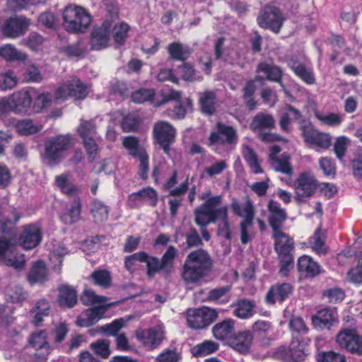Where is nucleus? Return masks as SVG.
<instances>
[{"label":"nucleus","mask_w":362,"mask_h":362,"mask_svg":"<svg viewBox=\"0 0 362 362\" xmlns=\"http://www.w3.org/2000/svg\"><path fill=\"white\" fill-rule=\"evenodd\" d=\"M90 348L102 358H107L110 355V341L107 339H98L91 343Z\"/></svg>","instance_id":"62"},{"label":"nucleus","mask_w":362,"mask_h":362,"mask_svg":"<svg viewBox=\"0 0 362 362\" xmlns=\"http://www.w3.org/2000/svg\"><path fill=\"white\" fill-rule=\"evenodd\" d=\"M15 308L13 305L0 304V327L7 328L13 324Z\"/></svg>","instance_id":"52"},{"label":"nucleus","mask_w":362,"mask_h":362,"mask_svg":"<svg viewBox=\"0 0 362 362\" xmlns=\"http://www.w3.org/2000/svg\"><path fill=\"white\" fill-rule=\"evenodd\" d=\"M315 116L322 124L328 127H339L343 121L341 116L334 112L327 114L315 112Z\"/></svg>","instance_id":"58"},{"label":"nucleus","mask_w":362,"mask_h":362,"mask_svg":"<svg viewBox=\"0 0 362 362\" xmlns=\"http://www.w3.org/2000/svg\"><path fill=\"white\" fill-rule=\"evenodd\" d=\"M0 57L6 62H24L28 56L18 51L14 45L6 44L0 47Z\"/></svg>","instance_id":"39"},{"label":"nucleus","mask_w":362,"mask_h":362,"mask_svg":"<svg viewBox=\"0 0 362 362\" xmlns=\"http://www.w3.org/2000/svg\"><path fill=\"white\" fill-rule=\"evenodd\" d=\"M215 130L211 132L208 138V146L209 147L214 146H231L238 141V133L236 129L230 125H227L222 122L216 123Z\"/></svg>","instance_id":"12"},{"label":"nucleus","mask_w":362,"mask_h":362,"mask_svg":"<svg viewBox=\"0 0 362 362\" xmlns=\"http://www.w3.org/2000/svg\"><path fill=\"white\" fill-rule=\"evenodd\" d=\"M177 256V250L173 245L169 246L160 259L151 256L144 251H140L124 258V267L130 273L136 270V262L146 263V276L153 279L156 274L162 273L170 276L174 271L175 260Z\"/></svg>","instance_id":"1"},{"label":"nucleus","mask_w":362,"mask_h":362,"mask_svg":"<svg viewBox=\"0 0 362 362\" xmlns=\"http://www.w3.org/2000/svg\"><path fill=\"white\" fill-rule=\"evenodd\" d=\"M156 93L153 88H141L130 95L131 100L136 104H142L146 102H153L155 98Z\"/></svg>","instance_id":"53"},{"label":"nucleus","mask_w":362,"mask_h":362,"mask_svg":"<svg viewBox=\"0 0 362 362\" xmlns=\"http://www.w3.org/2000/svg\"><path fill=\"white\" fill-rule=\"evenodd\" d=\"M301 134L304 141L310 146L326 150L332 145V136L330 134L319 132L311 124L302 126Z\"/></svg>","instance_id":"15"},{"label":"nucleus","mask_w":362,"mask_h":362,"mask_svg":"<svg viewBox=\"0 0 362 362\" xmlns=\"http://www.w3.org/2000/svg\"><path fill=\"white\" fill-rule=\"evenodd\" d=\"M77 132L83 141L95 139L97 134L95 123L93 120H81Z\"/></svg>","instance_id":"51"},{"label":"nucleus","mask_w":362,"mask_h":362,"mask_svg":"<svg viewBox=\"0 0 362 362\" xmlns=\"http://www.w3.org/2000/svg\"><path fill=\"white\" fill-rule=\"evenodd\" d=\"M243 158L254 174L264 173L255 151L248 146H246L243 151Z\"/></svg>","instance_id":"48"},{"label":"nucleus","mask_w":362,"mask_h":362,"mask_svg":"<svg viewBox=\"0 0 362 362\" xmlns=\"http://www.w3.org/2000/svg\"><path fill=\"white\" fill-rule=\"evenodd\" d=\"M218 317V313L208 307L190 309L187 311V322L189 327L202 329L212 324Z\"/></svg>","instance_id":"13"},{"label":"nucleus","mask_w":362,"mask_h":362,"mask_svg":"<svg viewBox=\"0 0 362 362\" xmlns=\"http://www.w3.org/2000/svg\"><path fill=\"white\" fill-rule=\"evenodd\" d=\"M272 238L279 260V274L286 276L294 266V239L283 230L272 233Z\"/></svg>","instance_id":"3"},{"label":"nucleus","mask_w":362,"mask_h":362,"mask_svg":"<svg viewBox=\"0 0 362 362\" xmlns=\"http://www.w3.org/2000/svg\"><path fill=\"white\" fill-rule=\"evenodd\" d=\"M298 269L301 273H305L307 277H315L322 273L321 267L308 256H302L298 261Z\"/></svg>","instance_id":"32"},{"label":"nucleus","mask_w":362,"mask_h":362,"mask_svg":"<svg viewBox=\"0 0 362 362\" xmlns=\"http://www.w3.org/2000/svg\"><path fill=\"white\" fill-rule=\"evenodd\" d=\"M184 235L186 243H183L182 246L185 248L202 247L204 245L203 241L195 228L191 227Z\"/></svg>","instance_id":"60"},{"label":"nucleus","mask_w":362,"mask_h":362,"mask_svg":"<svg viewBox=\"0 0 362 362\" xmlns=\"http://www.w3.org/2000/svg\"><path fill=\"white\" fill-rule=\"evenodd\" d=\"M214 260L207 250L199 248L190 252L182 267L181 276L185 283L197 284L209 276Z\"/></svg>","instance_id":"2"},{"label":"nucleus","mask_w":362,"mask_h":362,"mask_svg":"<svg viewBox=\"0 0 362 362\" xmlns=\"http://www.w3.org/2000/svg\"><path fill=\"white\" fill-rule=\"evenodd\" d=\"M29 25L30 21L25 17H10L1 26V33L5 37L15 39L23 35Z\"/></svg>","instance_id":"17"},{"label":"nucleus","mask_w":362,"mask_h":362,"mask_svg":"<svg viewBox=\"0 0 362 362\" xmlns=\"http://www.w3.org/2000/svg\"><path fill=\"white\" fill-rule=\"evenodd\" d=\"M18 83L17 76L13 70H8L0 74V89L7 90L13 88Z\"/></svg>","instance_id":"61"},{"label":"nucleus","mask_w":362,"mask_h":362,"mask_svg":"<svg viewBox=\"0 0 362 362\" xmlns=\"http://www.w3.org/2000/svg\"><path fill=\"white\" fill-rule=\"evenodd\" d=\"M305 346L302 340L293 336L289 348L280 350L276 354L284 361L300 362L304 361L306 356Z\"/></svg>","instance_id":"21"},{"label":"nucleus","mask_w":362,"mask_h":362,"mask_svg":"<svg viewBox=\"0 0 362 362\" xmlns=\"http://www.w3.org/2000/svg\"><path fill=\"white\" fill-rule=\"evenodd\" d=\"M30 345L37 351L43 350L45 353V356L49 353L50 346L47 341V332L45 329H42L35 333H33L29 338Z\"/></svg>","instance_id":"34"},{"label":"nucleus","mask_w":362,"mask_h":362,"mask_svg":"<svg viewBox=\"0 0 362 362\" xmlns=\"http://www.w3.org/2000/svg\"><path fill=\"white\" fill-rule=\"evenodd\" d=\"M288 66L305 84L313 85L315 83L316 78L313 69L307 68L296 57H291L288 61Z\"/></svg>","instance_id":"26"},{"label":"nucleus","mask_w":362,"mask_h":362,"mask_svg":"<svg viewBox=\"0 0 362 362\" xmlns=\"http://www.w3.org/2000/svg\"><path fill=\"white\" fill-rule=\"evenodd\" d=\"M57 303L62 309H71L78 303V292L70 285L62 284L58 288Z\"/></svg>","instance_id":"23"},{"label":"nucleus","mask_w":362,"mask_h":362,"mask_svg":"<svg viewBox=\"0 0 362 362\" xmlns=\"http://www.w3.org/2000/svg\"><path fill=\"white\" fill-rule=\"evenodd\" d=\"M16 129L20 135H31L37 133L40 129L30 119H23L18 120L16 124Z\"/></svg>","instance_id":"59"},{"label":"nucleus","mask_w":362,"mask_h":362,"mask_svg":"<svg viewBox=\"0 0 362 362\" xmlns=\"http://www.w3.org/2000/svg\"><path fill=\"white\" fill-rule=\"evenodd\" d=\"M63 26L70 33L83 32L91 22L90 13L83 7L69 5L63 11Z\"/></svg>","instance_id":"6"},{"label":"nucleus","mask_w":362,"mask_h":362,"mask_svg":"<svg viewBox=\"0 0 362 362\" xmlns=\"http://www.w3.org/2000/svg\"><path fill=\"white\" fill-rule=\"evenodd\" d=\"M231 290L230 286L218 287L210 290L207 294V300L217 304H226L230 300L228 293Z\"/></svg>","instance_id":"40"},{"label":"nucleus","mask_w":362,"mask_h":362,"mask_svg":"<svg viewBox=\"0 0 362 362\" xmlns=\"http://www.w3.org/2000/svg\"><path fill=\"white\" fill-rule=\"evenodd\" d=\"M230 209L233 213L234 215L243 218V219L247 218V212L246 209H248L249 211H252V220H254L255 218V207L253 205L252 202L250 198H247V200L243 203L241 204L238 199H233L231 204H230Z\"/></svg>","instance_id":"41"},{"label":"nucleus","mask_w":362,"mask_h":362,"mask_svg":"<svg viewBox=\"0 0 362 362\" xmlns=\"http://www.w3.org/2000/svg\"><path fill=\"white\" fill-rule=\"evenodd\" d=\"M176 134V129L168 122L159 121L153 125L154 141L168 156L170 155V146L175 141Z\"/></svg>","instance_id":"10"},{"label":"nucleus","mask_w":362,"mask_h":362,"mask_svg":"<svg viewBox=\"0 0 362 362\" xmlns=\"http://www.w3.org/2000/svg\"><path fill=\"white\" fill-rule=\"evenodd\" d=\"M110 90L111 94L119 96L122 99H125L130 95L129 87L127 82L124 81H117L110 85Z\"/></svg>","instance_id":"63"},{"label":"nucleus","mask_w":362,"mask_h":362,"mask_svg":"<svg viewBox=\"0 0 362 362\" xmlns=\"http://www.w3.org/2000/svg\"><path fill=\"white\" fill-rule=\"evenodd\" d=\"M315 358L317 362H346L344 355L334 351H320Z\"/></svg>","instance_id":"64"},{"label":"nucleus","mask_w":362,"mask_h":362,"mask_svg":"<svg viewBox=\"0 0 362 362\" xmlns=\"http://www.w3.org/2000/svg\"><path fill=\"white\" fill-rule=\"evenodd\" d=\"M109 207L98 199H93L91 204L90 212L95 222L101 223L107 220Z\"/></svg>","instance_id":"45"},{"label":"nucleus","mask_w":362,"mask_h":362,"mask_svg":"<svg viewBox=\"0 0 362 362\" xmlns=\"http://www.w3.org/2000/svg\"><path fill=\"white\" fill-rule=\"evenodd\" d=\"M129 30V25L124 22L115 24L112 28H111L112 37L115 44L119 46L124 45L127 40Z\"/></svg>","instance_id":"54"},{"label":"nucleus","mask_w":362,"mask_h":362,"mask_svg":"<svg viewBox=\"0 0 362 362\" xmlns=\"http://www.w3.org/2000/svg\"><path fill=\"white\" fill-rule=\"evenodd\" d=\"M72 145L73 137L69 134L49 137L44 142V151L41 153L42 160L49 166L59 165Z\"/></svg>","instance_id":"4"},{"label":"nucleus","mask_w":362,"mask_h":362,"mask_svg":"<svg viewBox=\"0 0 362 362\" xmlns=\"http://www.w3.org/2000/svg\"><path fill=\"white\" fill-rule=\"evenodd\" d=\"M169 57L173 61L185 62L192 54L193 49L187 45L185 46L180 42H173L167 47Z\"/></svg>","instance_id":"30"},{"label":"nucleus","mask_w":362,"mask_h":362,"mask_svg":"<svg viewBox=\"0 0 362 362\" xmlns=\"http://www.w3.org/2000/svg\"><path fill=\"white\" fill-rule=\"evenodd\" d=\"M55 183L61 192L71 197L76 194L79 192V189L75 185H68V175L62 174L55 177Z\"/></svg>","instance_id":"55"},{"label":"nucleus","mask_w":362,"mask_h":362,"mask_svg":"<svg viewBox=\"0 0 362 362\" xmlns=\"http://www.w3.org/2000/svg\"><path fill=\"white\" fill-rule=\"evenodd\" d=\"M234 334L235 320L231 318H226L216 323L212 328V334L218 341H227L228 343Z\"/></svg>","instance_id":"28"},{"label":"nucleus","mask_w":362,"mask_h":362,"mask_svg":"<svg viewBox=\"0 0 362 362\" xmlns=\"http://www.w3.org/2000/svg\"><path fill=\"white\" fill-rule=\"evenodd\" d=\"M253 339L254 336L251 331H239L235 332L228 342V345L240 354H247L251 348Z\"/></svg>","instance_id":"24"},{"label":"nucleus","mask_w":362,"mask_h":362,"mask_svg":"<svg viewBox=\"0 0 362 362\" xmlns=\"http://www.w3.org/2000/svg\"><path fill=\"white\" fill-rule=\"evenodd\" d=\"M285 110L287 112H283L281 115L279 119V126L284 132L289 134L291 132L290 125L291 124V120L289 117L288 112H291L293 115V119L295 120H300L302 118V114L300 110L289 104L286 105Z\"/></svg>","instance_id":"38"},{"label":"nucleus","mask_w":362,"mask_h":362,"mask_svg":"<svg viewBox=\"0 0 362 362\" xmlns=\"http://www.w3.org/2000/svg\"><path fill=\"white\" fill-rule=\"evenodd\" d=\"M41 230L34 224L25 226L19 237L20 243L25 250L35 247L41 242Z\"/></svg>","instance_id":"25"},{"label":"nucleus","mask_w":362,"mask_h":362,"mask_svg":"<svg viewBox=\"0 0 362 362\" xmlns=\"http://www.w3.org/2000/svg\"><path fill=\"white\" fill-rule=\"evenodd\" d=\"M29 89H21L14 92L8 98L11 112L16 115H26L32 112L33 97Z\"/></svg>","instance_id":"14"},{"label":"nucleus","mask_w":362,"mask_h":362,"mask_svg":"<svg viewBox=\"0 0 362 362\" xmlns=\"http://www.w3.org/2000/svg\"><path fill=\"white\" fill-rule=\"evenodd\" d=\"M136 337L144 346L151 349L158 347L163 340V333L157 327H151L146 329H138Z\"/></svg>","instance_id":"22"},{"label":"nucleus","mask_w":362,"mask_h":362,"mask_svg":"<svg viewBox=\"0 0 362 362\" xmlns=\"http://www.w3.org/2000/svg\"><path fill=\"white\" fill-rule=\"evenodd\" d=\"M339 346L351 354L362 355V335L355 328H342L336 336Z\"/></svg>","instance_id":"11"},{"label":"nucleus","mask_w":362,"mask_h":362,"mask_svg":"<svg viewBox=\"0 0 362 362\" xmlns=\"http://www.w3.org/2000/svg\"><path fill=\"white\" fill-rule=\"evenodd\" d=\"M81 203L80 198L77 197L73 201L68 212L62 216V221L66 224H73L81 218Z\"/></svg>","instance_id":"49"},{"label":"nucleus","mask_w":362,"mask_h":362,"mask_svg":"<svg viewBox=\"0 0 362 362\" xmlns=\"http://www.w3.org/2000/svg\"><path fill=\"white\" fill-rule=\"evenodd\" d=\"M219 348L218 344L211 340H205L195 345L192 349V355L195 357H202L216 352Z\"/></svg>","instance_id":"47"},{"label":"nucleus","mask_w":362,"mask_h":362,"mask_svg":"<svg viewBox=\"0 0 362 362\" xmlns=\"http://www.w3.org/2000/svg\"><path fill=\"white\" fill-rule=\"evenodd\" d=\"M257 72H263L267 76V79L274 82H281L282 79V71L279 66L271 65L266 62H260L257 67Z\"/></svg>","instance_id":"42"},{"label":"nucleus","mask_w":362,"mask_h":362,"mask_svg":"<svg viewBox=\"0 0 362 362\" xmlns=\"http://www.w3.org/2000/svg\"><path fill=\"white\" fill-rule=\"evenodd\" d=\"M48 270L42 260L35 262L28 274V279L31 284L44 283L47 281Z\"/></svg>","instance_id":"33"},{"label":"nucleus","mask_w":362,"mask_h":362,"mask_svg":"<svg viewBox=\"0 0 362 362\" xmlns=\"http://www.w3.org/2000/svg\"><path fill=\"white\" fill-rule=\"evenodd\" d=\"M89 93L88 86L78 78L67 81L59 86L54 92L56 101L64 102L69 98L83 100Z\"/></svg>","instance_id":"8"},{"label":"nucleus","mask_w":362,"mask_h":362,"mask_svg":"<svg viewBox=\"0 0 362 362\" xmlns=\"http://www.w3.org/2000/svg\"><path fill=\"white\" fill-rule=\"evenodd\" d=\"M255 303L247 299L238 300L233 315L240 319H247L254 315Z\"/></svg>","instance_id":"43"},{"label":"nucleus","mask_w":362,"mask_h":362,"mask_svg":"<svg viewBox=\"0 0 362 362\" xmlns=\"http://www.w3.org/2000/svg\"><path fill=\"white\" fill-rule=\"evenodd\" d=\"M293 290L294 287L291 283L274 284L269 287L264 301L269 305H274L277 302L282 303L292 295Z\"/></svg>","instance_id":"19"},{"label":"nucleus","mask_w":362,"mask_h":362,"mask_svg":"<svg viewBox=\"0 0 362 362\" xmlns=\"http://www.w3.org/2000/svg\"><path fill=\"white\" fill-rule=\"evenodd\" d=\"M189 189V177L182 182L177 187L169 191V196L173 197L168 199V206L170 214L172 217H175L178 212V209L182 206L183 199L182 195L185 194Z\"/></svg>","instance_id":"27"},{"label":"nucleus","mask_w":362,"mask_h":362,"mask_svg":"<svg viewBox=\"0 0 362 362\" xmlns=\"http://www.w3.org/2000/svg\"><path fill=\"white\" fill-rule=\"evenodd\" d=\"M334 321L333 313L328 308L318 310L313 317V323L315 326L325 328L332 325Z\"/></svg>","instance_id":"50"},{"label":"nucleus","mask_w":362,"mask_h":362,"mask_svg":"<svg viewBox=\"0 0 362 362\" xmlns=\"http://www.w3.org/2000/svg\"><path fill=\"white\" fill-rule=\"evenodd\" d=\"M293 188L295 201L302 204L315 195L318 189V182L313 175L303 172L294 181Z\"/></svg>","instance_id":"9"},{"label":"nucleus","mask_w":362,"mask_h":362,"mask_svg":"<svg viewBox=\"0 0 362 362\" xmlns=\"http://www.w3.org/2000/svg\"><path fill=\"white\" fill-rule=\"evenodd\" d=\"M94 284L103 288H107L111 285V276L108 271L105 269L95 270L90 276Z\"/></svg>","instance_id":"57"},{"label":"nucleus","mask_w":362,"mask_h":362,"mask_svg":"<svg viewBox=\"0 0 362 362\" xmlns=\"http://www.w3.org/2000/svg\"><path fill=\"white\" fill-rule=\"evenodd\" d=\"M50 303L45 298L37 300L35 305L31 310L32 313H35L33 317L32 323L35 326H40L44 320V317H47L50 313Z\"/></svg>","instance_id":"36"},{"label":"nucleus","mask_w":362,"mask_h":362,"mask_svg":"<svg viewBox=\"0 0 362 362\" xmlns=\"http://www.w3.org/2000/svg\"><path fill=\"white\" fill-rule=\"evenodd\" d=\"M112 303L100 305L86 309L81 316L77 317L76 324L80 327H89L95 325L104 317L105 313Z\"/></svg>","instance_id":"20"},{"label":"nucleus","mask_w":362,"mask_h":362,"mask_svg":"<svg viewBox=\"0 0 362 362\" xmlns=\"http://www.w3.org/2000/svg\"><path fill=\"white\" fill-rule=\"evenodd\" d=\"M123 146L128 150L129 154L133 158H137L139 160L148 156L145 148L140 145V141L135 136H127L123 139Z\"/></svg>","instance_id":"31"},{"label":"nucleus","mask_w":362,"mask_h":362,"mask_svg":"<svg viewBox=\"0 0 362 362\" xmlns=\"http://www.w3.org/2000/svg\"><path fill=\"white\" fill-rule=\"evenodd\" d=\"M52 101V97L50 93H42L38 94L32 103V112L40 113L43 110L48 107Z\"/></svg>","instance_id":"56"},{"label":"nucleus","mask_w":362,"mask_h":362,"mask_svg":"<svg viewBox=\"0 0 362 362\" xmlns=\"http://www.w3.org/2000/svg\"><path fill=\"white\" fill-rule=\"evenodd\" d=\"M146 199L151 206H156L158 204V192L152 187H145L136 192H133L128 196L127 202L130 207L137 206V201Z\"/></svg>","instance_id":"29"},{"label":"nucleus","mask_w":362,"mask_h":362,"mask_svg":"<svg viewBox=\"0 0 362 362\" xmlns=\"http://www.w3.org/2000/svg\"><path fill=\"white\" fill-rule=\"evenodd\" d=\"M275 121L272 115L264 112H258L252 119L250 129L252 131H259L265 129H273Z\"/></svg>","instance_id":"37"},{"label":"nucleus","mask_w":362,"mask_h":362,"mask_svg":"<svg viewBox=\"0 0 362 362\" xmlns=\"http://www.w3.org/2000/svg\"><path fill=\"white\" fill-rule=\"evenodd\" d=\"M273 169L276 172L281 173L286 175H291L293 173V168L290 163V156L284 153L279 158L269 161Z\"/></svg>","instance_id":"44"},{"label":"nucleus","mask_w":362,"mask_h":362,"mask_svg":"<svg viewBox=\"0 0 362 362\" xmlns=\"http://www.w3.org/2000/svg\"><path fill=\"white\" fill-rule=\"evenodd\" d=\"M199 105L201 111L206 115H213L216 110V95L214 92L207 90L200 93Z\"/></svg>","instance_id":"35"},{"label":"nucleus","mask_w":362,"mask_h":362,"mask_svg":"<svg viewBox=\"0 0 362 362\" xmlns=\"http://www.w3.org/2000/svg\"><path fill=\"white\" fill-rule=\"evenodd\" d=\"M285 20L280 8L269 4L261 8L257 23L261 28L270 30L277 34L280 33Z\"/></svg>","instance_id":"7"},{"label":"nucleus","mask_w":362,"mask_h":362,"mask_svg":"<svg viewBox=\"0 0 362 362\" xmlns=\"http://www.w3.org/2000/svg\"><path fill=\"white\" fill-rule=\"evenodd\" d=\"M127 321L121 317L112 320L110 323L105 324L98 327V332L107 337H117L119 332L125 327Z\"/></svg>","instance_id":"46"},{"label":"nucleus","mask_w":362,"mask_h":362,"mask_svg":"<svg viewBox=\"0 0 362 362\" xmlns=\"http://www.w3.org/2000/svg\"><path fill=\"white\" fill-rule=\"evenodd\" d=\"M111 35V23L105 21L100 25L95 26L90 33V45L92 50H102L109 46Z\"/></svg>","instance_id":"16"},{"label":"nucleus","mask_w":362,"mask_h":362,"mask_svg":"<svg viewBox=\"0 0 362 362\" xmlns=\"http://www.w3.org/2000/svg\"><path fill=\"white\" fill-rule=\"evenodd\" d=\"M221 202V196L216 195L197 206L194 212L195 223L200 228L206 227L211 223H215L222 216L226 217L228 207H218Z\"/></svg>","instance_id":"5"},{"label":"nucleus","mask_w":362,"mask_h":362,"mask_svg":"<svg viewBox=\"0 0 362 362\" xmlns=\"http://www.w3.org/2000/svg\"><path fill=\"white\" fill-rule=\"evenodd\" d=\"M267 210L269 211L268 223L272 233L282 231L284 224L288 219L286 210L282 208L281 204L274 199L269 200Z\"/></svg>","instance_id":"18"}]
</instances>
